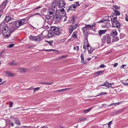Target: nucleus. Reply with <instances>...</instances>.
I'll return each mask as SVG.
<instances>
[{"instance_id":"obj_22","label":"nucleus","mask_w":128,"mask_h":128,"mask_svg":"<svg viewBox=\"0 0 128 128\" xmlns=\"http://www.w3.org/2000/svg\"><path fill=\"white\" fill-rule=\"evenodd\" d=\"M80 57L81 59V61L82 62L83 64H86L87 63V62L84 60L83 57V53H82L81 54Z\"/></svg>"},{"instance_id":"obj_15","label":"nucleus","mask_w":128,"mask_h":128,"mask_svg":"<svg viewBox=\"0 0 128 128\" xmlns=\"http://www.w3.org/2000/svg\"><path fill=\"white\" fill-rule=\"evenodd\" d=\"M87 49L88 51V53L89 54H91L93 52V50H92L90 46L89 43H88L87 45Z\"/></svg>"},{"instance_id":"obj_14","label":"nucleus","mask_w":128,"mask_h":128,"mask_svg":"<svg viewBox=\"0 0 128 128\" xmlns=\"http://www.w3.org/2000/svg\"><path fill=\"white\" fill-rule=\"evenodd\" d=\"M20 26L24 24L26 22V20L25 18L18 20Z\"/></svg>"},{"instance_id":"obj_29","label":"nucleus","mask_w":128,"mask_h":128,"mask_svg":"<svg viewBox=\"0 0 128 128\" xmlns=\"http://www.w3.org/2000/svg\"><path fill=\"white\" fill-rule=\"evenodd\" d=\"M104 72V70H100L95 73V74L98 76L100 74H102Z\"/></svg>"},{"instance_id":"obj_25","label":"nucleus","mask_w":128,"mask_h":128,"mask_svg":"<svg viewBox=\"0 0 128 128\" xmlns=\"http://www.w3.org/2000/svg\"><path fill=\"white\" fill-rule=\"evenodd\" d=\"M107 43L108 44H110L111 43V38L108 35H107Z\"/></svg>"},{"instance_id":"obj_23","label":"nucleus","mask_w":128,"mask_h":128,"mask_svg":"<svg viewBox=\"0 0 128 128\" xmlns=\"http://www.w3.org/2000/svg\"><path fill=\"white\" fill-rule=\"evenodd\" d=\"M5 22H8L11 20V17L10 16H6L4 19Z\"/></svg>"},{"instance_id":"obj_39","label":"nucleus","mask_w":128,"mask_h":128,"mask_svg":"<svg viewBox=\"0 0 128 128\" xmlns=\"http://www.w3.org/2000/svg\"><path fill=\"white\" fill-rule=\"evenodd\" d=\"M107 94V93L106 92H102L100 93H99L98 94V95L97 96H98L101 95H104V94Z\"/></svg>"},{"instance_id":"obj_2","label":"nucleus","mask_w":128,"mask_h":128,"mask_svg":"<svg viewBox=\"0 0 128 128\" xmlns=\"http://www.w3.org/2000/svg\"><path fill=\"white\" fill-rule=\"evenodd\" d=\"M15 30L12 28L10 26L9 27L6 26L2 29V34L6 38H8L10 37V34L14 32V30Z\"/></svg>"},{"instance_id":"obj_27","label":"nucleus","mask_w":128,"mask_h":128,"mask_svg":"<svg viewBox=\"0 0 128 128\" xmlns=\"http://www.w3.org/2000/svg\"><path fill=\"white\" fill-rule=\"evenodd\" d=\"M118 40L119 38L117 36L116 37H114L112 40V42H117L118 41Z\"/></svg>"},{"instance_id":"obj_11","label":"nucleus","mask_w":128,"mask_h":128,"mask_svg":"<svg viewBox=\"0 0 128 128\" xmlns=\"http://www.w3.org/2000/svg\"><path fill=\"white\" fill-rule=\"evenodd\" d=\"M58 5L61 8H62L63 7L65 8L64 6L66 4L64 2V0H60L58 2Z\"/></svg>"},{"instance_id":"obj_6","label":"nucleus","mask_w":128,"mask_h":128,"mask_svg":"<svg viewBox=\"0 0 128 128\" xmlns=\"http://www.w3.org/2000/svg\"><path fill=\"white\" fill-rule=\"evenodd\" d=\"M61 17L58 14L54 15L53 19V20L56 23H58L61 20Z\"/></svg>"},{"instance_id":"obj_18","label":"nucleus","mask_w":128,"mask_h":128,"mask_svg":"<svg viewBox=\"0 0 128 128\" xmlns=\"http://www.w3.org/2000/svg\"><path fill=\"white\" fill-rule=\"evenodd\" d=\"M118 33L117 32L116 30H112L111 32V34L113 37L117 35Z\"/></svg>"},{"instance_id":"obj_32","label":"nucleus","mask_w":128,"mask_h":128,"mask_svg":"<svg viewBox=\"0 0 128 128\" xmlns=\"http://www.w3.org/2000/svg\"><path fill=\"white\" fill-rule=\"evenodd\" d=\"M85 26L87 28L88 30H91L92 28V26L90 25L89 24H85Z\"/></svg>"},{"instance_id":"obj_58","label":"nucleus","mask_w":128,"mask_h":128,"mask_svg":"<svg viewBox=\"0 0 128 128\" xmlns=\"http://www.w3.org/2000/svg\"><path fill=\"white\" fill-rule=\"evenodd\" d=\"M10 124L12 126H14V124L13 122H10Z\"/></svg>"},{"instance_id":"obj_37","label":"nucleus","mask_w":128,"mask_h":128,"mask_svg":"<svg viewBox=\"0 0 128 128\" xmlns=\"http://www.w3.org/2000/svg\"><path fill=\"white\" fill-rule=\"evenodd\" d=\"M74 50H76L78 52V51L79 50V46H77L76 47L74 46Z\"/></svg>"},{"instance_id":"obj_1","label":"nucleus","mask_w":128,"mask_h":128,"mask_svg":"<svg viewBox=\"0 0 128 128\" xmlns=\"http://www.w3.org/2000/svg\"><path fill=\"white\" fill-rule=\"evenodd\" d=\"M48 28H50L48 30V38L53 36H55L56 35L59 36L62 34V32L60 30L59 28L55 26H52L50 25Z\"/></svg>"},{"instance_id":"obj_51","label":"nucleus","mask_w":128,"mask_h":128,"mask_svg":"<svg viewBox=\"0 0 128 128\" xmlns=\"http://www.w3.org/2000/svg\"><path fill=\"white\" fill-rule=\"evenodd\" d=\"M45 24H44V29H48V26L47 25V26H45L44 25H45Z\"/></svg>"},{"instance_id":"obj_10","label":"nucleus","mask_w":128,"mask_h":128,"mask_svg":"<svg viewBox=\"0 0 128 128\" xmlns=\"http://www.w3.org/2000/svg\"><path fill=\"white\" fill-rule=\"evenodd\" d=\"M58 5V0H54V2L52 4V8H56Z\"/></svg>"},{"instance_id":"obj_46","label":"nucleus","mask_w":128,"mask_h":128,"mask_svg":"<svg viewBox=\"0 0 128 128\" xmlns=\"http://www.w3.org/2000/svg\"><path fill=\"white\" fill-rule=\"evenodd\" d=\"M14 46V44H11L9 45L8 46V47L9 48H11L13 47Z\"/></svg>"},{"instance_id":"obj_53","label":"nucleus","mask_w":128,"mask_h":128,"mask_svg":"<svg viewBox=\"0 0 128 128\" xmlns=\"http://www.w3.org/2000/svg\"><path fill=\"white\" fill-rule=\"evenodd\" d=\"M20 70L22 72H25L26 70V69L25 68H21L20 69Z\"/></svg>"},{"instance_id":"obj_33","label":"nucleus","mask_w":128,"mask_h":128,"mask_svg":"<svg viewBox=\"0 0 128 128\" xmlns=\"http://www.w3.org/2000/svg\"><path fill=\"white\" fill-rule=\"evenodd\" d=\"M92 108H89L87 109H86L84 110V113H87L89 112L92 109Z\"/></svg>"},{"instance_id":"obj_26","label":"nucleus","mask_w":128,"mask_h":128,"mask_svg":"<svg viewBox=\"0 0 128 128\" xmlns=\"http://www.w3.org/2000/svg\"><path fill=\"white\" fill-rule=\"evenodd\" d=\"M114 11L115 12L114 13H113V14L116 15L117 16V15L119 16L120 14V13L117 10H114Z\"/></svg>"},{"instance_id":"obj_17","label":"nucleus","mask_w":128,"mask_h":128,"mask_svg":"<svg viewBox=\"0 0 128 128\" xmlns=\"http://www.w3.org/2000/svg\"><path fill=\"white\" fill-rule=\"evenodd\" d=\"M82 30H83V32L84 35H87L88 34V30L86 26L84 27L83 28Z\"/></svg>"},{"instance_id":"obj_63","label":"nucleus","mask_w":128,"mask_h":128,"mask_svg":"<svg viewBox=\"0 0 128 128\" xmlns=\"http://www.w3.org/2000/svg\"><path fill=\"white\" fill-rule=\"evenodd\" d=\"M56 50L54 49H48V52L49 51H56Z\"/></svg>"},{"instance_id":"obj_62","label":"nucleus","mask_w":128,"mask_h":128,"mask_svg":"<svg viewBox=\"0 0 128 128\" xmlns=\"http://www.w3.org/2000/svg\"><path fill=\"white\" fill-rule=\"evenodd\" d=\"M112 122V121H111L110 122H109L108 123V127L109 128L110 127V124Z\"/></svg>"},{"instance_id":"obj_21","label":"nucleus","mask_w":128,"mask_h":128,"mask_svg":"<svg viewBox=\"0 0 128 128\" xmlns=\"http://www.w3.org/2000/svg\"><path fill=\"white\" fill-rule=\"evenodd\" d=\"M14 122L17 124L20 125V122L18 118H16L14 119Z\"/></svg>"},{"instance_id":"obj_44","label":"nucleus","mask_w":128,"mask_h":128,"mask_svg":"<svg viewBox=\"0 0 128 128\" xmlns=\"http://www.w3.org/2000/svg\"><path fill=\"white\" fill-rule=\"evenodd\" d=\"M64 18L63 19V21L65 22L66 20L68 18V17H67V16H66V15H65V16H64Z\"/></svg>"},{"instance_id":"obj_60","label":"nucleus","mask_w":128,"mask_h":128,"mask_svg":"<svg viewBox=\"0 0 128 128\" xmlns=\"http://www.w3.org/2000/svg\"><path fill=\"white\" fill-rule=\"evenodd\" d=\"M126 65L125 64H123L120 67V68H124V66H126Z\"/></svg>"},{"instance_id":"obj_4","label":"nucleus","mask_w":128,"mask_h":128,"mask_svg":"<svg viewBox=\"0 0 128 128\" xmlns=\"http://www.w3.org/2000/svg\"><path fill=\"white\" fill-rule=\"evenodd\" d=\"M19 24L18 20L17 21H14L13 22L10 23V26L12 28L15 29L14 30V32L17 30L18 28L20 27Z\"/></svg>"},{"instance_id":"obj_61","label":"nucleus","mask_w":128,"mask_h":128,"mask_svg":"<svg viewBox=\"0 0 128 128\" xmlns=\"http://www.w3.org/2000/svg\"><path fill=\"white\" fill-rule=\"evenodd\" d=\"M113 105H114V106H116V105H117L116 104V103H113V104H110V105L109 106H112Z\"/></svg>"},{"instance_id":"obj_30","label":"nucleus","mask_w":128,"mask_h":128,"mask_svg":"<svg viewBox=\"0 0 128 128\" xmlns=\"http://www.w3.org/2000/svg\"><path fill=\"white\" fill-rule=\"evenodd\" d=\"M110 26L111 25L108 22H106V25L105 26H104V27H105L107 28H110Z\"/></svg>"},{"instance_id":"obj_3","label":"nucleus","mask_w":128,"mask_h":128,"mask_svg":"<svg viewBox=\"0 0 128 128\" xmlns=\"http://www.w3.org/2000/svg\"><path fill=\"white\" fill-rule=\"evenodd\" d=\"M44 36L41 34H40L36 36L30 35L29 36V39L35 41H40L42 40V39L44 38Z\"/></svg>"},{"instance_id":"obj_57","label":"nucleus","mask_w":128,"mask_h":128,"mask_svg":"<svg viewBox=\"0 0 128 128\" xmlns=\"http://www.w3.org/2000/svg\"><path fill=\"white\" fill-rule=\"evenodd\" d=\"M84 45L83 46V48L84 49H86V46H87V44H84Z\"/></svg>"},{"instance_id":"obj_36","label":"nucleus","mask_w":128,"mask_h":128,"mask_svg":"<svg viewBox=\"0 0 128 128\" xmlns=\"http://www.w3.org/2000/svg\"><path fill=\"white\" fill-rule=\"evenodd\" d=\"M106 36H104L102 38V42H104L106 40Z\"/></svg>"},{"instance_id":"obj_8","label":"nucleus","mask_w":128,"mask_h":128,"mask_svg":"<svg viewBox=\"0 0 128 128\" xmlns=\"http://www.w3.org/2000/svg\"><path fill=\"white\" fill-rule=\"evenodd\" d=\"M78 26L77 24L70 26L69 27V32L71 33Z\"/></svg>"},{"instance_id":"obj_55","label":"nucleus","mask_w":128,"mask_h":128,"mask_svg":"<svg viewBox=\"0 0 128 128\" xmlns=\"http://www.w3.org/2000/svg\"><path fill=\"white\" fill-rule=\"evenodd\" d=\"M10 107L11 108L12 107V105L13 104V103L11 102V101H10Z\"/></svg>"},{"instance_id":"obj_48","label":"nucleus","mask_w":128,"mask_h":128,"mask_svg":"<svg viewBox=\"0 0 128 128\" xmlns=\"http://www.w3.org/2000/svg\"><path fill=\"white\" fill-rule=\"evenodd\" d=\"M63 89V91H65V90H70L71 89V88H64V89Z\"/></svg>"},{"instance_id":"obj_19","label":"nucleus","mask_w":128,"mask_h":128,"mask_svg":"<svg viewBox=\"0 0 128 128\" xmlns=\"http://www.w3.org/2000/svg\"><path fill=\"white\" fill-rule=\"evenodd\" d=\"M106 31L107 30H100L98 31V32L99 35L101 36L102 35L104 34Z\"/></svg>"},{"instance_id":"obj_43","label":"nucleus","mask_w":128,"mask_h":128,"mask_svg":"<svg viewBox=\"0 0 128 128\" xmlns=\"http://www.w3.org/2000/svg\"><path fill=\"white\" fill-rule=\"evenodd\" d=\"M53 41V40L48 41V44H49L50 46H52Z\"/></svg>"},{"instance_id":"obj_59","label":"nucleus","mask_w":128,"mask_h":128,"mask_svg":"<svg viewBox=\"0 0 128 128\" xmlns=\"http://www.w3.org/2000/svg\"><path fill=\"white\" fill-rule=\"evenodd\" d=\"M100 67L101 68H104V64H102L100 66Z\"/></svg>"},{"instance_id":"obj_47","label":"nucleus","mask_w":128,"mask_h":128,"mask_svg":"<svg viewBox=\"0 0 128 128\" xmlns=\"http://www.w3.org/2000/svg\"><path fill=\"white\" fill-rule=\"evenodd\" d=\"M86 120V118H80L79 119L80 120Z\"/></svg>"},{"instance_id":"obj_45","label":"nucleus","mask_w":128,"mask_h":128,"mask_svg":"<svg viewBox=\"0 0 128 128\" xmlns=\"http://www.w3.org/2000/svg\"><path fill=\"white\" fill-rule=\"evenodd\" d=\"M125 19L126 21L128 22V15L126 14L125 17Z\"/></svg>"},{"instance_id":"obj_54","label":"nucleus","mask_w":128,"mask_h":128,"mask_svg":"<svg viewBox=\"0 0 128 128\" xmlns=\"http://www.w3.org/2000/svg\"><path fill=\"white\" fill-rule=\"evenodd\" d=\"M41 8V6H39L34 8V9H33V10H37V9H38L40 8Z\"/></svg>"},{"instance_id":"obj_64","label":"nucleus","mask_w":128,"mask_h":128,"mask_svg":"<svg viewBox=\"0 0 128 128\" xmlns=\"http://www.w3.org/2000/svg\"><path fill=\"white\" fill-rule=\"evenodd\" d=\"M40 88V87H37L36 88H34V90H39Z\"/></svg>"},{"instance_id":"obj_16","label":"nucleus","mask_w":128,"mask_h":128,"mask_svg":"<svg viewBox=\"0 0 128 128\" xmlns=\"http://www.w3.org/2000/svg\"><path fill=\"white\" fill-rule=\"evenodd\" d=\"M76 8V6H75L74 4H72L71 6H70L69 8H68V9L67 10L68 12H68V10H74V9Z\"/></svg>"},{"instance_id":"obj_13","label":"nucleus","mask_w":128,"mask_h":128,"mask_svg":"<svg viewBox=\"0 0 128 128\" xmlns=\"http://www.w3.org/2000/svg\"><path fill=\"white\" fill-rule=\"evenodd\" d=\"M110 17L111 18V20L112 22H114V21L117 20V16L116 15H111L110 16Z\"/></svg>"},{"instance_id":"obj_34","label":"nucleus","mask_w":128,"mask_h":128,"mask_svg":"<svg viewBox=\"0 0 128 128\" xmlns=\"http://www.w3.org/2000/svg\"><path fill=\"white\" fill-rule=\"evenodd\" d=\"M76 33V32H73V34L72 35V38H77Z\"/></svg>"},{"instance_id":"obj_52","label":"nucleus","mask_w":128,"mask_h":128,"mask_svg":"<svg viewBox=\"0 0 128 128\" xmlns=\"http://www.w3.org/2000/svg\"><path fill=\"white\" fill-rule=\"evenodd\" d=\"M104 21V20H100V21H98V22L100 23H102Z\"/></svg>"},{"instance_id":"obj_28","label":"nucleus","mask_w":128,"mask_h":128,"mask_svg":"<svg viewBox=\"0 0 128 128\" xmlns=\"http://www.w3.org/2000/svg\"><path fill=\"white\" fill-rule=\"evenodd\" d=\"M84 37L86 39H85L84 42V44H88V41L87 39L88 38V36L87 35H84Z\"/></svg>"},{"instance_id":"obj_5","label":"nucleus","mask_w":128,"mask_h":128,"mask_svg":"<svg viewBox=\"0 0 128 128\" xmlns=\"http://www.w3.org/2000/svg\"><path fill=\"white\" fill-rule=\"evenodd\" d=\"M54 8H48V19L51 18L54 15L55 10Z\"/></svg>"},{"instance_id":"obj_35","label":"nucleus","mask_w":128,"mask_h":128,"mask_svg":"<svg viewBox=\"0 0 128 128\" xmlns=\"http://www.w3.org/2000/svg\"><path fill=\"white\" fill-rule=\"evenodd\" d=\"M112 86L111 84L109 83V82H106V86L108 88H109L111 87Z\"/></svg>"},{"instance_id":"obj_56","label":"nucleus","mask_w":128,"mask_h":128,"mask_svg":"<svg viewBox=\"0 0 128 128\" xmlns=\"http://www.w3.org/2000/svg\"><path fill=\"white\" fill-rule=\"evenodd\" d=\"M34 89V88L32 87H30V88H28L26 89L27 90H33Z\"/></svg>"},{"instance_id":"obj_42","label":"nucleus","mask_w":128,"mask_h":128,"mask_svg":"<svg viewBox=\"0 0 128 128\" xmlns=\"http://www.w3.org/2000/svg\"><path fill=\"white\" fill-rule=\"evenodd\" d=\"M16 64V62H12L11 63H10V65L13 66V65H15L16 64Z\"/></svg>"},{"instance_id":"obj_41","label":"nucleus","mask_w":128,"mask_h":128,"mask_svg":"<svg viewBox=\"0 0 128 128\" xmlns=\"http://www.w3.org/2000/svg\"><path fill=\"white\" fill-rule=\"evenodd\" d=\"M124 34H123L121 33L120 35V39H122L124 37Z\"/></svg>"},{"instance_id":"obj_20","label":"nucleus","mask_w":128,"mask_h":128,"mask_svg":"<svg viewBox=\"0 0 128 128\" xmlns=\"http://www.w3.org/2000/svg\"><path fill=\"white\" fill-rule=\"evenodd\" d=\"M9 1L8 0H6V1L4 2L1 5V6L3 8H4L6 7L7 4L8 2Z\"/></svg>"},{"instance_id":"obj_7","label":"nucleus","mask_w":128,"mask_h":128,"mask_svg":"<svg viewBox=\"0 0 128 128\" xmlns=\"http://www.w3.org/2000/svg\"><path fill=\"white\" fill-rule=\"evenodd\" d=\"M58 15L60 16L61 18L64 17L66 15V12L64 8L61 10H59L58 12Z\"/></svg>"},{"instance_id":"obj_50","label":"nucleus","mask_w":128,"mask_h":128,"mask_svg":"<svg viewBox=\"0 0 128 128\" xmlns=\"http://www.w3.org/2000/svg\"><path fill=\"white\" fill-rule=\"evenodd\" d=\"M40 84H46V85H48V82H40Z\"/></svg>"},{"instance_id":"obj_31","label":"nucleus","mask_w":128,"mask_h":128,"mask_svg":"<svg viewBox=\"0 0 128 128\" xmlns=\"http://www.w3.org/2000/svg\"><path fill=\"white\" fill-rule=\"evenodd\" d=\"M109 17V16H105L104 17V20L105 21H108L109 22H110V20H108V19Z\"/></svg>"},{"instance_id":"obj_49","label":"nucleus","mask_w":128,"mask_h":128,"mask_svg":"<svg viewBox=\"0 0 128 128\" xmlns=\"http://www.w3.org/2000/svg\"><path fill=\"white\" fill-rule=\"evenodd\" d=\"M63 91V89H62L61 90H57L56 91V92H62Z\"/></svg>"},{"instance_id":"obj_12","label":"nucleus","mask_w":128,"mask_h":128,"mask_svg":"<svg viewBox=\"0 0 128 128\" xmlns=\"http://www.w3.org/2000/svg\"><path fill=\"white\" fill-rule=\"evenodd\" d=\"M0 25V28L2 29H4V28H5V27L8 26L7 24H6L5 21L4 20L1 23Z\"/></svg>"},{"instance_id":"obj_40","label":"nucleus","mask_w":128,"mask_h":128,"mask_svg":"<svg viewBox=\"0 0 128 128\" xmlns=\"http://www.w3.org/2000/svg\"><path fill=\"white\" fill-rule=\"evenodd\" d=\"M113 8L116 9H119L120 8V6H118L116 5H114L113 6Z\"/></svg>"},{"instance_id":"obj_9","label":"nucleus","mask_w":128,"mask_h":128,"mask_svg":"<svg viewBox=\"0 0 128 128\" xmlns=\"http://www.w3.org/2000/svg\"><path fill=\"white\" fill-rule=\"evenodd\" d=\"M112 26L114 27H116L117 28H119L120 27V22L118 20L114 21L112 22Z\"/></svg>"},{"instance_id":"obj_24","label":"nucleus","mask_w":128,"mask_h":128,"mask_svg":"<svg viewBox=\"0 0 128 128\" xmlns=\"http://www.w3.org/2000/svg\"><path fill=\"white\" fill-rule=\"evenodd\" d=\"M6 76H13L14 75V74L11 73L10 72H6Z\"/></svg>"},{"instance_id":"obj_38","label":"nucleus","mask_w":128,"mask_h":128,"mask_svg":"<svg viewBox=\"0 0 128 128\" xmlns=\"http://www.w3.org/2000/svg\"><path fill=\"white\" fill-rule=\"evenodd\" d=\"M79 2H76L74 3L75 6H76V7H77L78 6H80V4H79Z\"/></svg>"}]
</instances>
